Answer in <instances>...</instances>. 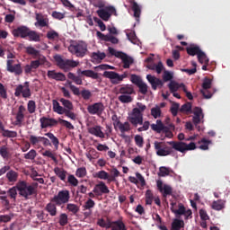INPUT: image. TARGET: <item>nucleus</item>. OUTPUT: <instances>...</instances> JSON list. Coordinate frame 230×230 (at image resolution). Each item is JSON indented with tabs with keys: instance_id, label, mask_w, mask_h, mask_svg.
I'll list each match as a JSON object with an SVG mask.
<instances>
[{
	"instance_id": "f257e3e1",
	"label": "nucleus",
	"mask_w": 230,
	"mask_h": 230,
	"mask_svg": "<svg viewBox=\"0 0 230 230\" xmlns=\"http://www.w3.org/2000/svg\"><path fill=\"white\" fill-rule=\"evenodd\" d=\"M154 146L156 155L159 157L172 155L174 153L173 150H176V152H181V154H184V152L195 150L197 148V145L194 142L186 144V142L182 141H169L167 144L165 142L155 141Z\"/></svg>"
},
{
	"instance_id": "f03ea898",
	"label": "nucleus",
	"mask_w": 230,
	"mask_h": 230,
	"mask_svg": "<svg viewBox=\"0 0 230 230\" xmlns=\"http://www.w3.org/2000/svg\"><path fill=\"white\" fill-rule=\"evenodd\" d=\"M38 188L39 182H31L29 184L24 181H21L16 184V189L19 191V195L24 199H29L32 195H37Z\"/></svg>"
},
{
	"instance_id": "7ed1b4c3",
	"label": "nucleus",
	"mask_w": 230,
	"mask_h": 230,
	"mask_svg": "<svg viewBox=\"0 0 230 230\" xmlns=\"http://www.w3.org/2000/svg\"><path fill=\"white\" fill-rule=\"evenodd\" d=\"M146 111V105L142 102L137 103V108H134L131 113L128 117V120L135 128H137V125L143 124V113Z\"/></svg>"
},
{
	"instance_id": "20e7f679",
	"label": "nucleus",
	"mask_w": 230,
	"mask_h": 230,
	"mask_svg": "<svg viewBox=\"0 0 230 230\" xmlns=\"http://www.w3.org/2000/svg\"><path fill=\"white\" fill-rule=\"evenodd\" d=\"M68 51L78 58H84L87 55V43L84 40L72 41L68 46Z\"/></svg>"
},
{
	"instance_id": "39448f33",
	"label": "nucleus",
	"mask_w": 230,
	"mask_h": 230,
	"mask_svg": "<svg viewBox=\"0 0 230 230\" xmlns=\"http://www.w3.org/2000/svg\"><path fill=\"white\" fill-rule=\"evenodd\" d=\"M57 66L59 69H62L65 72L71 71V69L75 67H78L80 66L79 61H75L73 59H64L60 55H57L54 57Z\"/></svg>"
},
{
	"instance_id": "423d86ee",
	"label": "nucleus",
	"mask_w": 230,
	"mask_h": 230,
	"mask_svg": "<svg viewBox=\"0 0 230 230\" xmlns=\"http://www.w3.org/2000/svg\"><path fill=\"white\" fill-rule=\"evenodd\" d=\"M108 51L112 57H116L117 58H120L122 60L124 69H128L131 64H134V59L128 57V55H127L126 53L118 51L112 47H109Z\"/></svg>"
},
{
	"instance_id": "0eeeda50",
	"label": "nucleus",
	"mask_w": 230,
	"mask_h": 230,
	"mask_svg": "<svg viewBox=\"0 0 230 230\" xmlns=\"http://www.w3.org/2000/svg\"><path fill=\"white\" fill-rule=\"evenodd\" d=\"M171 211L172 213H174L176 218H181V217H184L185 220H190V218H192L193 212L191 209L186 210V208L182 203H179L178 209H175L173 206H175V203H171Z\"/></svg>"
},
{
	"instance_id": "6e6552de",
	"label": "nucleus",
	"mask_w": 230,
	"mask_h": 230,
	"mask_svg": "<svg viewBox=\"0 0 230 230\" xmlns=\"http://www.w3.org/2000/svg\"><path fill=\"white\" fill-rule=\"evenodd\" d=\"M52 199L58 207L64 206V204H67L71 200V192L67 190H59L58 194L54 195Z\"/></svg>"
},
{
	"instance_id": "1a4fd4ad",
	"label": "nucleus",
	"mask_w": 230,
	"mask_h": 230,
	"mask_svg": "<svg viewBox=\"0 0 230 230\" xmlns=\"http://www.w3.org/2000/svg\"><path fill=\"white\" fill-rule=\"evenodd\" d=\"M103 76L105 78H110L111 80V84L113 85H118V84H121L125 78L128 76V74L127 72H124L122 75H119V74L112 71H105L103 73Z\"/></svg>"
},
{
	"instance_id": "9d476101",
	"label": "nucleus",
	"mask_w": 230,
	"mask_h": 230,
	"mask_svg": "<svg viewBox=\"0 0 230 230\" xmlns=\"http://www.w3.org/2000/svg\"><path fill=\"white\" fill-rule=\"evenodd\" d=\"M52 105L53 111L54 112H57V114H65L66 118H70V119H73L74 121L76 120V114L71 111L72 110H64V107L60 106V103L58 102L57 100L52 101Z\"/></svg>"
},
{
	"instance_id": "9b49d317",
	"label": "nucleus",
	"mask_w": 230,
	"mask_h": 230,
	"mask_svg": "<svg viewBox=\"0 0 230 230\" xmlns=\"http://www.w3.org/2000/svg\"><path fill=\"white\" fill-rule=\"evenodd\" d=\"M67 84H68V87L70 89V91L73 93V94L75 96H82L83 99L84 100H91V97L93 96V93H91V91L89 90H82L80 92V88L76 87L75 84H73V82L72 81H67Z\"/></svg>"
},
{
	"instance_id": "f8f14e48",
	"label": "nucleus",
	"mask_w": 230,
	"mask_h": 230,
	"mask_svg": "<svg viewBox=\"0 0 230 230\" xmlns=\"http://www.w3.org/2000/svg\"><path fill=\"white\" fill-rule=\"evenodd\" d=\"M22 96V98H31V90L30 89V82L26 81L23 85L19 84L15 88L14 96L19 98V96Z\"/></svg>"
},
{
	"instance_id": "ddd939ff",
	"label": "nucleus",
	"mask_w": 230,
	"mask_h": 230,
	"mask_svg": "<svg viewBox=\"0 0 230 230\" xmlns=\"http://www.w3.org/2000/svg\"><path fill=\"white\" fill-rule=\"evenodd\" d=\"M97 15L102 19V21H109L112 15H118L116 13V8L112 5L107 6L104 9H99L97 10Z\"/></svg>"
},
{
	"instance_id": "4468645a",
	"label": "nucleus",
	"mask_w": 230,
	"mask_h": 230,
	"mask_svg": "<svg viewBox=\"0 0 230 230\" xmlns=\"http://www.w3.org/2000/svg\"><path fill=\"white\" fill-rule=\"evenodd\" d=\"M6 69L9 73H13L15 76L22 75V66L21 63L13 65V59H8L6 62Z\"/></svg>"
},
{
	"instance_id": "2eb2a0df",
	"label": "nucleus",
	"mask_w": 230,
	"mask_h": 230,
	"mask_svg": "<svg viewBox=\"0 0 230 230\" xmlns=\"http://www.w3.org/2000/svg\"><path fill=\"white\" fill-rule=\"evenodd\" d=\"M211 84H212V81L210 78L206 77L203 80V84H202L203 90H201L200 93L203 95V97L206 98V100H209V98L213 96V93L208 90V89H211Z\"/></svg>"
},
{
	"instance_id": "dca6fc26",
	"label": "nucleus",
	"mask_w": 230,
	"mask_h": 230,
	"mask_svg": "<svg viewBox=\"0 0 230 230\" xmlns=\"http://www.w3.org/2000/svg\"><path fill=\"white\" fill-rule=\"evenodd\" d=\"M87 111L89 114L101 116V114H103V111H105V106L102 102H95L89 105Z\"/></svg>"
},
{
	"instance_id": "f3484780",
	"label": "nucleus",
	"mask_w": 230,
	"mask_h": 230,
	"mask_svg": "<svg viewBox=\"0 0 230 230\" xmlns=\"http://www.w3.org/2000/svg\"><path fill=\"white\" fill-rule=\"evenodd\" d=\"M93 193L97 195V197H100L101 195H107L111 193V190H109V187L105 184L103 181H99L93 190Z\"/></svg>"
},
{
	"instance_id": "a211bd4d",
	"label": "nucleus",
	"mask_w": 230,
	"mask_h": 230,
	"mask_svg": "<svg viewBox=\"0 0 230 230\" xmlns=\"http://www.w3.org/2000/svg\"><path fill=\"white\" fill-rule=\"evenodd\" d=\"M146 80L151 84L153 91H157V87L158 89H163V85H164V82L163 80L152 75H147Z\"/></svg>"
},
{
	"instance_id": "6ab92c4d",
	"label": "nucleus",
	"mask_w": 230,
	"mask_h": 230,
	"mask_svg": "<svg viewBox=\"0 0 230 230\" xmlns=\"http://www.w3.org/2000/svg\"><path fill=\"white\" fill-rule=\"evenodd\" d=\"M28 31H30V28L27 26L22 25L12 31L13 37H20L21 39H26L28 37Z\"/></svg>"
},
{
	"instance_id": "aec40b11",
	"label": "nucleus",
	"mask_w": 230,
	"mask_h": 230,
	"mask_svg": "<svg viewBox=\"0 0 230 230\" xmlns=\"http://www.w3.org/2000/svg\"><path fill=\"white\" fill-rule=\"evenodd\" d=\"M40 123L41 128H48L49 127L51 128L58 125V121H57V119L48 117H41L40 119Z\"/></svg>"
},
{
	"instance_id": "412c9836",
	"label": "nucleus",
	"mask_w": 230,
	"mask_h": 230,
	"mask_svg": "<svg viewBox=\"0 0 230 230\" xmlns=\"http://www.w3.org/2000/svg\"><path fill=\"white\" fill-rule=\"evenodd\" d=\"M47 76L50 80H56V82H66V75L55 70H49L47 72Z\"/></svg>"
},
{
	"instance_id": "4be33fe9",
	"label": "nucleus",
	"mask_w": 230,
	"mask_h": 230,
	"mask_svg": "<svg viewBox=\"0 0 230 230\" xmlns=\"http://www.w3.org/2000/svg\"><path fill=\"white\" fill-rule=\"evenodd\" d=\"M26 111V107L24 105H20L18 108V111L16 113L14 125L16 127H22V121H24V111Z\"/></svg>"
},
{
	"instance_id": "5701e85b",
	"label": "nucleus",
	"mask_w": 230,
	"mask_h": 230,
	"mask_svg": "<svg viewBox=\"0 0 230 230\" xmlns=\"http://www.w3.org/2000/svg\"><path fill=\"white\" fill-rule=\"evenodd\" d=\"M193 114L192 117V122L194 125H199L202 119H204V113L202 112V108L200 107H195L193 109Z\"/></svg>"
},
{
	"instance_id": "b1692460",
	"label": "nucleus",
	"mask_w": 230,
	"mask_h": 230,
	"mask_svg": "<svg viewBox=\"0 0 230 230\" xmlns=\"http://www.w3.org/2000/svg\"><path fill=\"white\" fill-rule=\"evenodd\" d=\"M88 133L92 136H95L96 137H101V139H103V137H105V134L103 133V131H102L101 126L88 128Z\"/></svg>"
},
{
	"instance_id": "393cba45",
	"label": "nucleus",
	"mask_w": 230,
	"mask_h": 230,
	"mask_svg": "<svg viewBox=\"0 0 230 230\" xmlns=\"http://www.w3.org/2000/svg\"><path fill=\"white\" fill-rule=\"evenodd\" d=\"M36 21L37 22H35V26H40V28L49 26V20L48 18H44L40 13H36Z\"/></svg>"
},
{
	"instance_id": "a878e982",
	"label": "nucleus",
	"mask_w": 230,
	"mask_h": 230,
	"mask_svg": "<svg viewBox=\"0 0 230 230\" xmlns=\"http://www.w3.org/2000/svg\"><path fill=\"white\" fill-rule=\"evenodd\" d=\"M57 206H58V204L53 201L51 198L50 202L46 205L45 210L49 212L50 217H57Z\"/></svg>"
},
{
	"instance_id": "bb28decb",
	"label": "nucleus",
	"mask_w": 230,
	"mask_h": 230,
	"mask_svg": "<svg viewBox=\"0 0 230 230\" xmlns=\"http://www.w3.org/2000/svg\"><path fill=\"white\" fill-rule=\"evenodd\" d=\"M39 69V62L38 61H31V64L25 65L24 73L25 75H31V73H35Z\"/></svg>"
},
{
	"instance_id": "cd10ccee",
	"label": "nucleus",
	"mask_w": 230,
	"mask_h": 230,
	"mask_svg": "<svg viewBox=\"0 0 230 230\" xmlns=\"http://www.w3.org/2000/svg\"><path fill=\"white\" fill-rule=\"evenodd\" d=\"M119 94L131 95L134 94V86L132 84H122L119 89Z\"/></svg>"
},
{
	"instance_id": "c85d7f7f",
	"label": "nucleus",
	"mask_w": 230,
	"mask_h": 230,
	"mask_svg": "<svg viewBox=\"0 0 230 230\" xmlns=\"http://www.w3.org/2000/svg\"><path fill=\"white\" fill-rule=\"evenodd\" d=\"M186 51L190 57H195V55H197V57H199V55H200L202 49H200V47H199L197 45H190V47L186 48Z\"/></svg>"
},
{
	"instance_id": "c756f323",
	"label": "nucleus",
	"mask_w": 230,
	"mask_h": 230,
	"mask_svg": "<svg viewBox=\"0 0 230 230\" xmlns=\"http://www.w3.org/2000/svg\"><path fill=\"white\" fill-rule=\"evenodd\" d=\"M184 84H179L175 81H171L170 84H168L170 93H177L179 89H184Z\"/></svg>"
},
{
	"instance_id": "7c9ffc66",
	"label": "nucleus",
	"mask_w": 230,
	"mask_h": 230,
	"mask_svg": "<svg viewBox=\"0 0 230 230\" xmlns=\"http://www.w3.org/2000/svg\"><path fill=\"white\" fill-rule=\"evenodd\" d=\"M67 78H68V80H72V82H74V84H75V85H83L84 84V81H82V77H80V75H75L73 72H69L67 74Z\"/></svg>"
},
{
	"instance_id": "2f4dec72",
	"label": "nucleus",
	"mask_w": 230,
	"mask_h": 230,
	"mask_svg": "<svg viewBox=\"0 0 230 230\" xmlns=\"http://www.w3.org/2000/svg\"><path fill=\"white\" fill-rule=\"evenodd\" d=\"M211 208L212 209H215V211H222V209L226 208V201L222 199L213 201Z\"/></svg>"
},
{
	"instance_id": "473e14b6",
	"label": "nucleus",
	"mask_w": 230,
	"mask_h": 230,
	"mask_svg": "<svg viewBox=\"0 0 230 230\" xmlns=\"http://www.w3.org/2000/svg\"><path fill=\"white\" fill-rule=\"evenodd\" d=\"M45 136L50 139L52 145L54 146L56 150H58V145H60V141L58 140V137H57L53 133L48 132L45 133Z\"/></svg>"
},
{
	"instance_id": "72a5a7b5",
	"label": "nucleus",
	"mask_w": 230,
	"mask_h": 230,
	"mask_svg": "<svg viewBox=\"0 0 230 230\" xmlns=\"http://www.w3.org/2000/svg\"><path fill=\"white\" fill-rule=\"evenodd\" d=\"M66 211H68V213H71V215H78L80 211V207L74 203H67Z\"/></svg>"
},
{
	"instance_id": "f704fd0d",
	"label": "nucleus",
	"mask_w": 230,
	"mask_h": 230,
	"mask_svg": "<svg viewBox=\"0 0 230 230\" xmlns=\"http://www.w3.org/2000/svg\"><path fill=\"white\" fill-rule=\"evenodd\" d=\"M27 37L31 41H33V42L40 41V35H39V33H37V31H31L29 29V31L27 32Z\"/></svg>"
},
{
	"instance_id": "c9c22d12",
	"label": "nucleus",
	"mask_w": 230,
	"mask_h": 230,
	"mask_svg": "<svg viewBox=\"0 0 230 230\" xmlns=\"http://www.w3.org/2000/svg\"><path fill=\"white\" fill-rule=\"evenodd\" d=\"M151 128L157 134H161V132H163V128H164V124H163L161 119H157L156 124H151Z\"/></svg>"
},
{
	"instance_id": "e433bc0d",
	"label": "nucleus",
	"mask_w": 230,
	"mask_h": 230,
	"mask_svg": "<svg viewBox=\"0 0 230 230\" xmlns=\"http://www.w3.org/2000/svg\"><path fill=\"white\" fill-rule=\"evenodd\" d=\"M6 178L9 182H17L19 173L13 170H11L6 173Z\"/></svg>"
},
{
	"instance_id": "4c0bfd02",
	"label": "nucleus",
	"mask_w": 230,
	"mask_h": 230,
	"mask_svg": "<svg viewBox=\"0 0 230 230\" xmlns=\"http://www.w3.org/2000/svg\"><path fill=\"white\" fill-rule=\"evenodd\" d=\"M59 102L63 105V110H65V111H73L74 106H73V102L71 101L66 100L65 98H60Z\"/></svg>"
},
{
	"instance_id": "58836bf2",
	"label": "nucleus",
	"mask_w": 230,
	"mask_h": 230,
	"mask_svg": "<svg viewBox=\"0 0 230 230\" xmlns=\"http://www.w3.org/2000/svg\"><path fill=\"white\" fill-rule=\"evenodd\" d=\"M54 172L60 179V181H66V177L67 175V171H66L64 169H60L59 167H55Z\"/></svg>"
},
{
	"instance_id": "ea45409f",
	"label": "nucleus",
	"mask_w": 230,
	"mask_h": 230,
	"mask_svg": "<svg viewBox=\"0 0 230 230\" xmlns=\"http://www.w3.org/2000/svg\"><path fill=\"white\" fill-rule=\"evenodd\" d=\"M131 8L134 12V17H136L137 21H139V17H141V7L137 4V2H133Z\"/></svg>"
},
{
	"instance_id": "a19ab883",
	"label": "nucleus",
	"mask_w": 230,
	"mask_h": 230,
	"mask_svg": "<svg viewBox=\"0 0 230 230\" xmlns=\"http://www.w3.org/2000/svg\"><path fill=\"white\" fill-rule=\"evenodd\" d=\"M111 230H127V226H125V223H123V221L121 220L113 221Z\"/></svg>"
},
{
	"instance_id": "79ce46f5",
	"label": "nucleus",
	"mask_w": 230,
	"mask_h": 230,
	"mask_svg": "<svg viewBox=\"0 0 230 230\" xmlns=\"http://www.w3.org/2000/svg\"><path fill=\"white\" fill-rule=\"evenodd\" d=\"M184 227V221L180 219H174L172 223V230H181Z\"/></svg>"
},
{
	"instance_id": "37998d69",
	"label": "nucleus",
	"mask_w": 230,
	"mask_h": 230,
	"mask_svg": "<svg viewBox=\"0 0 230 230\" xmlns=\"http://www.w3.org/2000/svg\"><path fill=\"white\" fill-rule=\"evenodd\" d=\"M160 193H162L164 199H166V197H168V196L172 195V193H173V190L172 189V186H170L168 184H164L163 191H160Z\"/></svg>"
},
{
	"instance_id": "c03bdc74",
	"label": "nucleus",
	"mask_w": 230,
	"mask_h": 230,
	"mask_svg": "<svg viewBox=\"0 0 230 230\" xmlns=\"http://www.w3.org/2000/svg\"><path fill=\"white\" fill-rule=\"evenodd\" d=\"M154 199V192H152L151 190H147L146 191V204H147L148 206H152Z\"/></svg>"
},
{
	"instance_id": "a18cd8bd",
	"label": "nucleus",
	"mask_w": 230,
	"mask_h": 230,
	"mask_svg": "<svg viewBox=\"0 0 230 230\" xmlns=\"http://www.w3.org/2000/svg\"><path fill=\"white\" fill-rule=\"evenodd\" d=\"M118 100L120 103H132L134 99L130 95L121 94L118 97Z\"/></svg>"
},
{
	"instance_id": "49530a36",
	"label": "nucleus",
	"mask_w": 230,
	"mask_h": 230,
	"mask_svg": "<svg viewBox=\"0 0 230 230\" xmlns=\"http://www.w3.org/2000/svg\"><path fill=\"white\" fill-rule=\"evenodd\" d=\"M198 62H199V64H209V58L201 50V53L198 56Z\"/></svg>"
},
{
	"instance_id": "de8ad7c7",
	"label": "nucleus",
	"mask_w": 230,
	"mask_h": 230,
	"mask_svg": "<svg viewBox=\"0 0 230 230\" xmlns=\"http://www.w3.org/2000/svg\"><path fill=\"white\" fill-rule=\"evenodd\" d=\"M25 49H26L27 55H31L33 58H37V57H39V55L40 54V51L37 50L33 47H26Z\"/></svg>"
},
{
	"instance_id": "09e8293b",
	"label": "nucleus",
	"mask_w": 230,
	"mask_h": 230,
	"mask_svg": "<svg viewBox=\"0 0 230 230\" xmlns=\"http://www.w3.org/2000/svg\"><path fill=\"white\" fill-rule=\"evenodd\" d=\"M81 75H84V76H87L88 78H93V80L98 78V74L93 70L81 71Z\"/></svg>"
},
{
	"instance_id": "8fccbe9b",
	"label": "nucleus",
	"mask_w": 230,
	"mask_h": 230,
	"mask_svg": "<svg viewBox=\"0 0 230 230\" xmlns=\"http://www.w3.org/2000/svg\"><path fill=\"white\" fill-rule=\"evenodd\" d=\"M118 128L120 130L121 134H125V132H130V123L128 121L120 123Z\"/></svg>"
},
{
	"instance_id": "3c124183",
	"label": "nucleus",
	"mask_w": 230,
	"mask_h": 230,
	"mask_svg": "<svg viewBox=\"0 0 230 230\" xmlns=\"http://www.w3.org/2000/svg\"><path fill=\"white\" fill-rule=\"evenodd\" d=\"M171 172H173V171L170 170L168 167L162 166L159 168L158 175L159 177H166L170 175Z\"/></svg>"
},
{
	"instance_id": "603ef678",
	"label": "nucleus",
	"mask_w": 230,
	"mask_h": 230,
	"mask_svg": "<svg viewBox=\"0 0 230 230\" xmlns=\"http://www.w3.org/2000/svg\"><path fill=\"white\" fill-rule=\"evenodd\" d=\"M27 111L29 114H34L35 111H37V103L35 101H29L27 103Z\"/></svg>"
},
{
	"instance_id": "864d4df0",
	"label": "nucleus",
	"mask_w": 230,
	"mask_h": 230,
	"mask_svg": "<svg viewBox=\"0 0 230 230\" xmlns=\"http://www.w3.org/2000/svg\"><path fill=\"white\" fill-rule=\"evenodd\" d=\"M97 179H101L102 181H109L110 176H109V172H105V171H99L98 172L95 173V176Z\"/></svg>"
},
{
	"instance_id": "5fc2aeb1",
	"label": "nucleus",
	"mask_w": 230,
	"mask_h": 230,
	"mask_svg": "<svg viewBox=\"0 0 230 230\" xmlns=\"http://www.w3.org/2000/svg\"><path fill=\"white\" fill-rule=\"evenodd\" d=\"M94 206H96V202H94V200H93L92 199H88L84 205L83 206L84 211L85 210H89L93 209V208H94Z\"/></svg>"
},
{
	"instance_id": "6e6d98bb",
	"label": "nucleus",
	"mask_w": 230,
	"mask_h": 230,
	"mask_svg": "<svg viewBox=\"0 0 230 230\" xmlns=\"http://www.w3.org/2000/svg\"><path fill=\"white\" fill-rule=\"evenodd\" d=\"M201 145L199 146L200 150H208L209 149V145H211V141L208 140L206 138H202L200 141H199V144Z\"/></svg>"
},
{
	"instance_id": "4d7b16f0",
	"label": "nucleus",
	"mask_w": 230,
	"mask_h": 230,
	"mask_svg": "<svg viewBox=\"0 0 230 230\" xmlns=\"http://www.w3.org/2000/svg\"><path fill=\"white\" fill-rule=\"evenodd\" d=\"M161 114H162V111L159 106H155L151 109V116H153L155 119H157V118H161Z\"/></svg>"
},
{
	"instance_id": "13d9d810",
	"label": "nucleus",
	"mask_w": 230,
	"mask_h": 230,
	"mask_svg": "<svg viewBox=\"0 0 230 230\" xmlns=\"http://www.w3.org/2000/svg\"><path fill=\"white\" fill-rule=\"evenodd\" d=\"M87 175V169L85 167L77 168L75 171V177L79 179H84Z\"/></svg>"
},
{
	"instance_id": "bf43d9fd",
	"label": "nucleus",
	"mask_w": 230,
	"mask_h": 230,
	"mask_svg": "<svg viewBox=\"0 0 230 230\" xmlns=\"http://www.w3.org/2000/svg\"><path fill=\"white\" fill-rule=\"evenodd\" d=\"M67 223H68L67 214L61 213L59 215V221H58L59 226L64 227V226H67Z\"/></svg>"
},
{
	"instance_id": "052dcab7",
	"label": "nucleus",
	"mask_w": 230,
	"mask_h": 230,
	"mask_svg": "<svg viewBox=\"0 0 230 230\" xmlns=\"http://www.w3.org/2000/svg\"><path fill=\"white\" fill-rule=\"evenodd\" d=\"M31 177L33 181H36V182H39L40 184H44V178H39L40 177V174H39L37 171H33L31 174Z\"/></svg>"
},
{
	"instance_id": "680f3d73",
	"label": "nucleus",
	"mask_w": 230,
	"mask_h": 230,
	"mask_svg": "<svg viewBox=\"0 0 230 230\" xmlns=\"http://www.w3.org/2000/svg\"><path fill=\"white\" fill-rule=\"evenodd\" d=\"M23 155H24V159L34 161L35 157H37V151L35 149H31L27 154H24Z\"/></svg>"
},
{
	"instance_id": "e2e57ef3",
	"label": "nucleus",
	"mask_w": 230,
	"mask_h": 230,
	"mask_svg": "<svg viewBox=\"0 0 230 230\" xmlns=\"http://www.w3.org/2000/svg\"><path fill=\"white\" fill-rule=\"evenodd\" d=\"M105 57H107V55L105 54V52H93L92 54V58H93V60H103L105 58Z\"/></svg>"
},
{
	"instance_id": "0e129e2a",
	"label": "nucleus",
	"mask_w": 230,
	"mask_h": 230,
	"mask_svg": "<svg viewBox=\"0 0 230 230\" xmlns=\"http://www.w3.org/2000/svg\"><path fill=\"white\" fill-rule=\"evenodd\" d=\"M126 35L128 40L132 42V44H137V36H136V31H131L130 32H128Z\"/></svg>"
},
{
	"instance_id": "69168bd1",
	"label": "nucleus",
	"mask_w": 230,
	"mask_h": 230,
	"mask_svg": "<svg viewBox=\"0 0 230 230\" xmlns=\"http://www.w3.org/2000/svg\"><path fill=\"white\" fill-rule=\"evenodd\" d=\"M130 82L137 87L143 82V79H141V76L137 75H131Z\"/></svg>"
},
{
	"instance_id": "338daca9",
	"label": "nucleus",
	"mask_w": 230,
	"mask_h": 230,
	"mask_svg": "<svg viewBox=\"0 0 230 230\" xmlns=\"http://www.w3.org/2000/svg\"><path fill=\"white\" fill-rule=\"evenodd\" d=\"M67 182L74 187L78 186V179H76V177H75V175L73 174H69L68 178H67Z\"/></svg>"
},
{
	"instance_id": "774afa93",
	"label": "nucleus",
	"mask_w": 230,
	"mask_h": 230,
	"mask_svg": "<svg viewBox=\"0 0 230 230\" xmlns=\"http://www.w3.org/2000/svg\"><path fill=\"white\" fill-rule=\"evenodd\" d=\"M2 136L4 137H17V133H16V131L4 129L2 133Z\"/></svg>"
}]
</instances>
